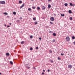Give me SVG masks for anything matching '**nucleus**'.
<instances>
[{"instance_id":"26","label":"nucleus","mask_w":75,"mask_h":75,"mask_svg":"<svg viewBox=\"0 0 75 75\" xmlns=\"http://www.w3.org/2000/svg\"><path fill=\"white\" fill-rule=\"evenodd\" d=\"M52 42H55V40H54V39H53V40H52Z\"/></svg>"},{"instance_id":"27","label":"nucleus","mask_w":75,"mask_h":75,"mask_svg":"<svg viewBox=\"0 0 75 75\" xmlns=\"http://www.w3.org/2000/svg\"><path fill=\"white\" fill-rule=\"evenodd\" d=\"M31 8H29L28 9V10H29V11H31Z\"/></svg>"},{"instance_id":"12","label":"nucleus","mask_w":75,"mask_h":75,"mask_svg":"<svg viewBox=\"0 0 75 75\" xmlns=\"http://www.w3.org/2000/svg\"><path fill=\"white\" fill-rule=\"evenodd\" d=\"M19 3L20 4H21V3H22V1H19Z\"/></svg>"},{"instance_id":"30","label":"nucleus","mask_w":75,"mask_h":75,"mask_svg":"<svg viewBox=\"0 0 75 75\" xmlns=\"http://www.w3.org/2000/svg\"><path fill=\"white\" fill-rule=\"evenodd\" d=\"M70 20H72V18L70 17Z\"/></svg>"},{"instance_id":"43","label":"nucleus","mask_w":75,"mask_h":75,"mask_svg":"<svg viewBox=\"0 0 75 75\" xmlns=\"http://www.w3.org/2000/svg\"><path fill=\"white\" fill-rule=\"evenodd\" d=\"M42 75H44V73L42 72Z\"/></svg>"},{"instance_id":"41","label":"nucleus","mask_w":75,"mask_h":75,"mask_svg":"<svg viewBox=\"0 0 75 75\" xmlns=\"http://www.w3.org/2000/svg\"><path fill=\"white\" fill-rule=\"evenodd\" d=\"M39 40H41V38H39Z\"/></svg>"},{"instance_id":"35","label":"nucleus","mask_w":75,"mask_h":75,"mask_svg":"<svg viewBox=\"0 0 75 75\" xmlns=\"http://www.w3.org/2000/svg\"><path fill=\"white\" fill-rule=\"evenodd\" d=\"M36 50H38V47H36Z\"/></svg>"},{"instance_id":"14","label":"nucleus","mask_w":75,"mask_h":75,"mask_svg":"<svg viewBox=\"0 0 75 75\" xmlns=\"http://www.w3.org/2000/svg\"><path fill=\"white\" fill-rule=\"evenodd\" d=\"M10 64H11L12 65H13V63L12 61H10Z\"/></svg>"},{"instance_id":"39","label":"nucleus","mask_w":75,"mask_h":75,"mask_svg":"<svg viewBox=\"0 0 75 75\" xmlns=\"http://www.w3.org/2000/svg\"><path fill=\"white\" fill-rule=\"evenodd\" d=\"M20 18V19H23V18L21 17L20 18Z\"/></svg>"},{"instance_id":"45","label":"nucleus","mask_w":75,"mask_h":75,"mask_svg":"<svg viewBox=\"0 0 75 75\" xmlns=\"http://www.w3.org/2000/svg\"><path fill=\"white\" fill-rule=\"evenodd\" d=\"M48 1H51V0H48Z\"/></svg>"},{"instance_id":"28","label":"nucleus","mask_w":75,"mask_h":75,"mask_svg":"<svg viewBox=\"0 0 75 75\" xmlns=\"http://www.w3.org/2000/svg\"><path fill=\"white\" fill-rule=\"evenodd\" d=\"M33 48L32 47H30V50L31 51L33 50Z\"/></svg>"},{"instance_id":"22","label":"nucleus","mask_w":75,"mask_h":75,"mask_svg":"<svg viewBox=\"0 0 75 75\" xmlns=\"http://www.w3.org/2000/svg\"><path fill=\"white\" fill-rule=\"evenodd\" d=\"M69 4L70 6H72V3H70Z\"/></svg>"},{"instance_id":"44","label":"nucleus","mask_w":75,"mask_h":75,"mask_svg":"<svg viewBox=\"0 0 75 75\" xmlns=\"http://www.w3.org/2000/svg\"><path fill=\"white\" fill-rule=\"evenodd\" d=\"M73 43L74 44V45H75V42H74Z\"/></svg>"},{"instance_id":"10","label":"nucleus","mask_w":75,"mask_h":75,"mask_svg":"<svg viewBox=\"0 0 75 75\" xmlns=\"http://www.w3.org/2000/svg\"><path fill=\"white\" fill-rule=\"evenodd\" d=\"M6 56H9L10 55V54L8 53H7L6 54Z\"/></svg>"},{"instance_id":"48","label":"nucleus","mask_w":75,"mask_h":75,"mask_svg":"<svg viewBox=\"0 0 75 75\" xmlns=\"http://www.w3.org/2000/svg\"><path fill=\"white\" fill-rule=\"evenodd\" d=\"M9 24H10V25H11V23H9Z\"/></svg>"},{"instance_id":"9","label":"nucleus","mask_w":75,"mask_h":75,"mask_svg":"<svg viewBox=\"0 0 75 75\" xmlns=\"http://www.w3.org/2000/svg\"><path fill=\"white\" fill-rule=\"evenodd\" d=\"M68 4L67 3H66L64 4V6H66V7H67V6H68Z\"/></svg>"},{"instance_id":"49","label":"nucleus","mask_w":75,"mask_h":75,"mask_svg":"<svg viewBox=\"0 0 75 75\" xmlns=\"http://www.w3.org/2000/svg\"><path fill=\"white\" fill-rule=\"evenodd\" d=\"M5 25V26H6V24H5V25Z\"/></svg>"},{"instance_id":"3","label":"nucleus","mask_w":75,"mask_h":75,"mask_svg":"<svg viewBox=\"0 0 75 75\" xmlns=\"http://www.w3.org/2000/svg\"><path fill=\"white\" fill-rule=\"evenodd\" d=\"M0 4H5V1H0Z\"/></svg>"},{"instance_id":"4","label":"nucleus","mask_w":75,"mask_h":75,"mask_svg":"<svg viewBox=\"0 0 75 75\" xmlns=\"http://www.w3.org/2000/svg\"><path fill=\"white\" fill-rule=\"evenodd\" d=\"M68 68H70V69L72 68V65L70 64L68 66Z\"/></svg>"},{"instance_id":"2","label":"nucleus","mask_w":75,"mask_h":75,"mask_svg":"<svg viewBox=\"0 0 75 75\" xmlns=\"http://www.w3.org/2000/svg\"><path fill=\"white\" fill-rule=\"evenodd\" d=\"M50 20H51V21H54V18L53 17H51L50 18Z\"/></svg>"},{"instance_id":"40","label":"nucleus","mask_w":75,"mask_h":75,"mask_svg":"<svg viewBox=\"0 0 75 75\" xmlns=\"http://www.w3.org/2000/svg\"><path fill=\"white\" fill-rule=\"evenodd\" d=\"M7 27H10V25H7Z\"/></svg>"},{"instance_id":"25","label":"nucleus","mask_w":75,"mask_h":75,"mask_svg":"<svg viewBox=\"0 0 75 75\" xmlns=\"http://www.w3.org/2000/svg\"><path fill=\"white\" fill-rule=\"evenodd\" d=\"M33 36H30V38H33Z\"/></svg>"},{"instance_id":"15","label":"nucleus","mask_w":75,"mask_h":75,"mask_svg":"<svg viewBox=\"0 0 75 75\" xmlns=\"http://www.w3.org/2000/svg\"><path fill=\"white\" fill-rule=\"evenodd\" d=\"M75 37L74 36H73L72 37V39L73 40H75Z\"/></svg>"},{"instance_id":"29","label":"nucleus","mask_w":75,"mask_h":75,"mask_svg":"<svg viewBox=\"0 0 75 75\" xmlns=\"http://www.w3.org/2000/svg\"><path fill=\"white\" fill-rule=\"evenodd\" d=\"M50 62H51L53 63V60H50Z\"/></svg>"},{"instance_id":"1","label":"nucleus","mask_w":75,"mask_h":75,"mask_svg":"<svg viewBox=\"0 0 75 75\" xmlns=\"http://www.w3.org/2000/svg\"><path fill=\"white\" fill-rule=\"evenodd\" d=\"M66 40L67 41H69V40H70L69 37V36H67L66 38Z\"/></svg>"},{"instance_id":"42","label":"nucleus","mask_w":75,"mask_h":75,"mask_svg":"<svg viewBox=\"0 0 75 75\" xmlns=\"http://www.w3.org/2000/svg\"><path fill=\"white\" fill-rule=\"evenodd\" d=\"M33 69H35L36 70V68H35V67H34V68H33Z\"/></svg>"},{"instance_id":"33","label":"nucleus","mask_w":75,"mask_h":75,"mask_svg":"<svg viewBox=\"0 0 75 75\" xmlns=\"http://www.w3.org/2000/svg\"><path fill=\"white\" fill-rule=\"evenodd\" d=\"M50 33H52V31H49Z\"/></svg>"},{"instance_id":"11","label":"nucleus","mask_w":75,"mask_h":75,"mask_svg":"<svg viewBox=\"0 0 75 75\" xmlns=\"http://www.w3.org/2000/svg\"><path fill=\"white\" fill-rule=\"evenodd\" d=\"M69 13H70V14H71V13H72V11H71L70 10H69Z\"/></svg>"},{"instance_id":"18","label":"nucleus","mask_w":75,"mask_h":75,"mask_svg":"<svg viewBox=\"0 0 75 75\" xmlns=\"http://www.w3.org/2000/svg\"><path fill=\"white\" fill-rule=\"evenodd\" d=\"M35 24H38V23L37 22V21H35V22L34 23Z\"/></svg>"},{"instance_id":"21","label":"nucleus","mask_w":75,"mask_h":75,"mask_svg":"<svg viewBox=\"0 0 75 75\" xmlns=\"http://www.w3.org/2000/svg\"><path fill=\"white\" fill-rule=\"evenodd\" d=\"M37 8L38 10H40V8L39 7H37Z\"/></svg>"},{"instance_id":"16","label":"nucleus","mask_w":75,"mask_h":75,"mask_svg":"<svg viewBox=\"0 0 75 75\" xmlns=\"http://www.w3.org/2000/svg\"><path fill=\"white\" fill-rule=\"evenodd\" d=\"M13 14L14 15H16V12H14L13 13Z\"/></svg>"},{"instance_id":"19","label":"nucleus","mask_w":75,"mask_h":75,"mask_svg":"<svg viewBox=\"0 0 75 75\" xmlns=\"http://www.w3.org/2000/svg\"><path fill=\"white\" fill-rule=\"evenodd\" d=\"M36 8V7L34 6H33L32 7V8H33V9H35V8Z\"/></svg>"},{"instance_id":"6","label":"nucleus","mask_w":75,"mask_h":75,"mask_svg":"<svg viewBox=\"0 0 75 75\" xmlns=\"http://www.w3.org/2000/svg\"><path fill=\"white\" fill-rule=\"evenodd\" d=\"M42 10H45V6H42Z\"/></svg>"},{"instance_id":"17","label":"nucleus","mask_w":75,"mask_h":75,"mask_svg":"<svg viewBox=\"0 0 75 75\" xmlns=\"http://www.w3.org/2000/svg\"><path fill=\"white\" fill-rule=\"evenodd\" d=\"M4 14H5V15H8V13H7L6 12H5L4 13Z\"/></svg>"},{"instance_id":"51","label":"nucleus","mask_w":75,"mask_h":75,"mask_svg":"<svg viewBox=\"0 0 75 75\" xmlns=\"http://www.w3.org/2000/svg\"><path fill=\"white\" fill-rule=\"evenodd\" d=\"M32 1H33L34 0H31Z\"/></svg>"},{"instance_id":"5","label":"nucleus","mask_w":75,"mask_h":75,"mask_svg":"<svg viewBox=\"0 0 75 75\" xmlns=\"http://www.w3.org/2000/svg\"><path fill=\"white\" fill-rule=\"evenodd\" d=\"M25 5V4L24 3H23V4L22 5V6H21L20 8H22L24 6V5Z\"/></svg>"},{"instance_id":"31","label":"nucleus","mask_w":75,"mask_h":75,"mask_svg":"<svg viewBox=\"0 0 75 75\" xmlns=\"http://www.w3.org/2000/svg\"><path fill=\"white\" fill-rule=\"evenodd\" d=\"M50 23L51 24H53V23L52 22H50Z\"/></svg>"},{"instance_id":"8","label":"nucleus","mask_w":75,"mask_h":75,"mask_svg":"<svg viewBox=\"0 0 75 75\" xmlns=\"http://www.w3.org/2000/svg\"><path fill=\"white\" fill-rule=\"evenodd\" d=\"M51 5H49L48 6V8H51Z\"/></svg>"},{"instance_id":"7","label":"nucleus","mask_w":75,"mask_h":75,"mask_svg":"<svg viewBox=\"0 0 75 75\" xmlns=\"http://www.w3.org/2000/svg\"><path fill=\"white\" fill-rule=\"evenodd\" d=\"M52 35H53V36H54V37H55V36L57 35V34L55 33H53Z\"/></svg>"},{"instance_id":"52","label":"nucleus","mask_w":75,"mask_h":75,"mask_svg":"<svg viewBox=\"0 0 75 75\" xmlns=\"http://www.w3.org/2000/svg\"><path fill=\"white\" fill-rule=\"evenodd\" d=\"M40 0L42 1V0Z\"/></svg>"},{"instance_id":"38","label":"nucleus","mask_w":75,"mask_h":75,"mask_svg":"<svg viewBox=\"0 0 75 75\" xmlns=\"http://www.w3.org/2000/svg\"><path fill=\"white\" fill-rule=\"evenodd\" d=\"M47 71H48V72H50V69H48L47 70Z\"/></svg>"},{"instance_id":"37","label":"nucleus","mask_w":75,"mask_h":75,"mask_svg":"<svg viewBox=\"0 0 75 75\" xmlns=\"http://www.w3.org/2000/svg\"><path fill=\"white\" fill-rule=\"evenodd\" d=\"M27 68H28V69H30V67H27Z\"/></svg>"},{"instance_id":"47","label":"nucleus","mask_w":75,"mask_h":75,"mask_svg":"<svg viewBox=\"0 0 75 75\" xmlns=\"http://www.w3.org/2000/svg\"><path fill=\"white\" fill-rule=\"evenodd\" d=\"M43 72H45V70H43Z\"/></svg>"},{"instance_id":"20","label":"nucleus","mask_w":75,"mask_h":75,"mask_svg":"<svg viewBox=\"0 0 75 75\" xmlns=\"http://www.w3.org/2000/svg\"><path fill=\"white\" fill-rule=\"evenodd\" d=\"M21 44H24V41H22L21 42Z\"/></svg>"},{"instance_id":"50","label":"nucleus","mask_w":75,"mask_h":75,"mask_svg":"<svg viewBox=\"0 0 75 75\" xmlns=\"http://www.w3.org/2000/svg\"><path fill=\"white\" fill-rule=\"evenodd\" d=\"M0 75H1V73L0 72Z\"/></svg>"},{"instance_id":"23","label":"nucleus","mask_w":75,"mask_h":75,"mask_svg":"<svg viewBox=\"0 0 75 75\" xmlns=\"http://www.w3.org/2000/svg\"><path fill=\"white\" fill-rule=\"evenodd\" d=\"M33 20H34L35 21V20H36V18H33Z\"/></svg>"},{"instance_id":"46","label":"nucleus","mask_w":75,"mask_h":75,"mask_svg":"<svg viewBox=\"0 0 75 75\" xmlns=\"http://www.w3.org/2000/svg\"><path fill=\"white\" fill-rule=\"evenodd\" d=\"M72 6H75V4H72Z\"/></svg>"},{"instance_id":"34","label":"nucleus","mask_w":75,"mask_h":75,"mask_svg":"<svg viewBox=\"0 0 75 75\" xmlns=\"http://www.w3.org/2000/svg\"><path fill=\"white\" fill-rule=\"evenodd\" d=\"M50 53H52V51H51V50H50Z\"/></svg>"},{"instance_id":"32","label":"nucleus","mask_w":75,"mask_h":75,"mask_svg":"<svg viewBox=\"0 0 75 75\" xmlns=\"http://www.w3.org/2000/svg\"><path fill=\"white\" fill-rule=\"evenodd\" d=\"M58 59H59V60H61V58H59V57H58Z\"/></svg>"},{"instance_id":"24","label":"nucleus","mask_w":75,"mask_h":75,"mask_svg":"<svg viewBox=\"0 0 75 75\" xmlns=\"http://www.w3.org/2000/svg\"><path fill=\"white\" fill-rule=\"evenodd\" d=\"M16 22H17V23H19V22H20V20H17L16 21Z\"/></svg>"},{"instance_id":"13","label":"nucleus","mask_w":75,"mask_h":75,"mask_svg":"<svg viewBox=\"0 0 75 75\" xmlns=\"http://www.w3.org/2000/svg\"><path fill=\"white\" fill-rule=\"evenodd\" d=\"M61 16H62V17H64L65 15L64 14H61Z\"/></svg>"},{"instance_id":"36","label":"nucleus","mask_w":75,"mask_h":75,"mask_svg":"<svg viewBox=\"0 0 75 75\" xmlns=\"http://www.w3.org/2000/svg\"><path fill=\"white\" fill-rule=\"evenodd\" d=\"M61 55H62V56H63V55H64V54L61 53Z\"/></svg>"}]
</instances>
